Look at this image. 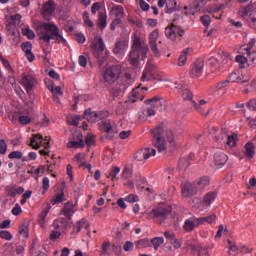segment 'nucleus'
Returning <instances> with one entry per match:
<instances>
[{
  "label": "nucleus",
  "instance_id": "obj_1",
  "mask_svg": "<svg viewBox=\"0 0 256 256\" xmlns=\"http://www.w3.org/2000/svg\"><path fill=\"white\" fill-rule=\"evenodd\" d=\"M182 133L183 131L181 130H178V131L168 130L167 126L161 123L153 130L152 143L156 147V149L159 151V153H162V151H166L167 149V142L165 141V138H164L166 137L170 147L175 149V147H177V139H179V135H181Z\"/></svg>",
  "mask_w": 256,
  "mask_h": 256
},
{
  "label": "nucleus",
  "instance_id": "obj_2",
  "mask_svg": "<svg viewBox=\"0 0 256 256\" xmlns=\"http://www.w3.org/2000/svg\"><path fill=\"white\" fill-rule=\"evenodd\" d=\"M147 53H149V46L145 45V42L141 40L139 34L134 33L132 36L131 50L128 56L130 65L137 69V67L147 59Z\"/></svg>",
  "mask_w": 256,
  "mask_h": 256
},
{
  "label": "nucleus",
  "instance_id": "obj_3",
  "mask_svg": "<svg viewBox=\"0 0 256 256\" xmlns=\"http://www.w3.org/2000/svg\"><path fill=\"white\" fill-rule=\"evenodd\" d=\"M36 33L41 41L49 43L55 39L56 43H62L65 45L66 40L59 33V27L55 25V22H39L36 25Z\"/></svg>",
  "mask_w": 256,
  "mask_h": 256
},
{
  "label": "nucleus",
  "instance_id": "obj_4",
  "mask_svg": "<svg viewBox=\"0 0 256 256\" xmlns=\"http://www.w3.org/2000/svg\"><path fill=\"white\" fill-rule=\"evenodd\" d=\"M171 211H173V208L170 204L160 203L148 212L147 219H158L160 223H164V221L171 215Z\"/></svg>",
  "mask_w": 256,
  "mask_h": 256
},
{
  "label": "nucleus",
  "instance_id": "obj_5",
  "mask_svg": "<svg viewBox=\"0 0 256 256\" xmlns=\"http://www.w3.org/2000/svg\"><path fill=\"white\" fill-rule=\"evenodd\" d=\"M93 55L100 63H103L107 57H109V52L105 46V42H103V38L99 35H96L91 42L90 45Z\"/></svg>",
  "mask_w": 256,
  "mask_h": 256
},
{
  "label": "nucleus",
  "instance_id": "obj_6",
  "mask_svg": "<svg viewBox=\"0 0 256 256\" xmlns=\"http://www.w3.org/2000/svg\"><path fill=\"white\" fill-rule=\"evenodd\" d=\"M238 17L244 19L250 27H256V7L253 4L242 6L238 10Z\"/></svg>",
  "mask_w": 256,
  "mask_h": 256
},
{
  "label": "nucleus",
  "instance_id": "obj_7",
  "mask_svg": "<svg viewBox=\"0 0 256 256\" xmlns=\"http://www.w3.org/2000/svg\"><path fill=\"white\" fill-rule=\"evenodd\" d=\"M165 35L167 39L171 41H181V37L185 35V30H183L181 26L175 25V22H172V25L166 27Z\"/></svg>",
  "mask_w": 256,
  "mask_h": 256
},
{
  "label": "nucleus",
  "instance_id": "obj_8",
  "mask_svg": "<svg viewBox=\"0 0 256 256\" xmlns=\"http://www.w3.org/2000/svg\"><path fill=\"white\" fill-rule=\"evenodd\" d=\"M215 199H217V193L216 192H208L203 200L195 199L194 201L196 203H199L197 206V209L199 211H209V208L213 203L215 202Z\"/></svg>",
  "mask_w": 256,
  "mask_h": 256
},
{
  "label": "nucleus",
  "instance_id": "obj_9",
  "mask_svg": "<svg viewBox=\"0 0 256 256\" xmlns=\"http://www.w3.org/2000/svg\"><path fill=\"white\" fill-rule=\"evenodd\" d=\"M145 103H147V105H150V107H148L145 110L144 114L147 117H153L157 113L156 109H161V107H163V103H165V100L155 97V98L146 100Z\"/></svg>",
  "mask_w": 256,
  "mask_h": 256
},
{
  "label": "nucleus",
  "instance_id": "obj_10",
  "mask_svg": "<svg viewBox=\"0 0 256 256\" xmlns=\"http://www.w3.org/2000/svg\"><path fill=\"white\" fill-rule=\"evenodd\" d=\"M120 75H121V66L115 65V66L109 67L104 72V81H106V83H109V84L115 83V81L119 79Z\"/></svg>",
  "mask_w": 256,
  "mask_h": 256
},
{
  "label": "nucleus",
  "instance_id": "obj_11",
  "mask_svg": "<svg viewBox=\"0 0 256 256\" xmlns=\"http://www.w3.org/2000/svg\"><path fill=\"white\" fill-rule=\"evenodd\" d=\"M20 83L24 87L29 97H33L35 95V93L33 92V89L37 83V79L35 77H33L32 75H24Z\"/></svg>",
  "mask_w": 256,
  "mask_h": 256
},
{
  "label": "nucleus",
  "instance_id": "obj_12",
  "mask_svg": "<svg viewBox=\"0 0 256 256\" xmlns=\"http://www.w3.org/2000/svg\"><path fill=\"white\" fill-rule=\"evenodd\" d=\"M157 41H159V30H154L149 35V46L153 55L156 57H161V51L157 47Z\"/></svg>",
  "mask_w": 256,
  "mask_h": 256
},
{
  "label": "nucleus",
  "instance_id": "obj_13",
  "mask_svg": "<svg viewBox=\"0 0 256 256\" xmlns=\"http://www.w3.org/2000/svg\"><path fill=\"white\" fill-rule=\"evenodd\" d=\"M55 9H57V3L53 0H49L42 6V17L45 21H49L51 19L53 13H55Z\"/></svg>",
  "mask_w": 256,
  "mask_h": 256
},
{
  "label": "nucleus",
  "instance_id": "obj_14",
  "mask_svg": "<svg viewBox=\"0 0 256 256\" xmlns=\"http://www.w3.org/2000/svg\"><path fill=\"white\" fill-rule=\"evenodd\" d=\"M155 155H157V150L154 148H144L134 154V159H136V161H147L149 157H155Z\"/></svg>",
  "mask_w": 256,
  "mask_h": 256
},
{
  "label": "nucleus",
  "instance_id": "obj_15",
  "mask_svg": "<svg viewBox=\"0 0 256 256\" xmlns=\"http://www.w3.org/2000/svg\"><path fill=\"white\" fill-rule=\"evenodd\" d=\"M127 49H129V40H119L116 42L115 47L113 48V53L116 57H125Z\"/></svg>",
  "mask_w": 256,
  "mask_h": 256
},
{
  "label": "nucleus",
  "instance_id": "obj_16",
  "mask_svg": "<svg viewBox=\"0 0 256 256\" xmlns=\"http://www.w3.org/2000/svg\"><path fill=\"white\" fill-rule=\"evenodd\" d=\"M47 141L49 143V141H51V138H43V135L41 134H33L30 139V146L34 149H39L40 147H43V145H45Z\"/></svg>",
  "mask_w": 256,
  "mask_h": 256
},
{
  "label": "nucleus",
  "instance_id": "obj_17",
  "mask_svg": "<svg viewBox=\"0 0 256 256\" xmlns=\"http://www.w3.org/2000/svg\"><path fill=\"white\" fill-rule=\"evenodd\" d=\"M145 93H147V88L145 87L141 88V86H138L132 91L129 101L131 103H137V101H143V99H145Z\"/></svg>",
  "mask_w": 256,
  "mask_h": 256
},
{
  "label": "nucleus",
  "instance_id": "obj_18",
  "mask_svg": "<svg viewBox=\"0 0 256 256\" xmlns=\"http://www.w3.org/2000/svg\"><path fill=\"white\" fill-rule=\"evenodd\" d=\"M226 87H229V80L227 79L211 86L208 90V93L210 95L219 96L221 95V91H223V89H226Z\"/></svg>",
  "mask_w": 256,
  "mask_h": 256
},
{
  "label": "nucleus",
  "instance_id": "obj_19",
  "mask_svg": "<svg viewBox=\"0 0 256 256\" xmlns=\"http://www.w3.org/2000/svg\"><path fill=\"white\" fill-rule=\"evenodd\" d=\"M221 143L227 145V147H235L237 145V141H239L237 134L229 135L227 133L221 134Z\"/></svg>",
  "mask_w": 256,
  "mask_h": 256
},
{
  "label": "nucleus",
  "instance_id": "obj_20",
  "mask_svg": "<svg viewBox=\"0 0 256 256\" xmlns=\"http://www.w3.org/2000/svg\"><path fill=\"white\" fill-rule=\"evenodd\" d=\"M51 211V204L44 205L43 209L40 212L39 215V225L45 229L47 227V215H49V212Z\"/></svg>",
  "mask_w": 256,
  "mask_h": 256
},
{
  "label": "nucleus",
  "instance_id": "obj_21",
  "mask_svg": "<svg viewBox=\"0 0 256 256\" xmlns=\"http://www.w3.org/2000/svg\"><path fill=\"white\" fill-rule=\"evenodd\" d=\"M204 66L205 64L203 63V60L201 59L196 60L191 70L192 77H196V78L201 77V75H203Z\"/></svg>",
  "mask_w": 256,
  "mask_h": 256
},
{
  "label": "nucleus",
  "instance_id": "obj_22",
  "mask_svg": "<svg viewBox=\"0 0 256 256\" xmlns=\"http://www.w3.org/2000/svg\"><path fill=\"white\" fill-rule=\"evenodd\" d=\"M229 157L223 153V152H218L214 154V165L217 167V169H221L225 163H227Z\"/></svg>",
  "mask_w": 256,
  "mask_h": 256
},
{
  "label": "nucleus",
  "instance_id": "obj_23",
  "mask_svg": "<svg viewBox=\"0 0 256 256\" xmlns=\"http://www.w3.org/2000/svg\"><path fill=\"white\" fill-rule=\"evenodd\" d=\"M155 69V64L153 62H147L144 72L141 77V81H151L153 79V70Z\"/></svg>",
  "mask_w": 256,
  "mask_h": 256
},
{
  "label": "nucleus",
  "instance_id": "obj_24",
  "mask_svg": "<svg viewBox=\"0 0 256 256\" xmlns=\"http://www.w3.org/2000/svg\"><path fill=\"white\" fill-rule=\"evenodd\" d=\"M195 193H197V188L194 183L193 184L186 183L183 185L182 197H185V198L193 197V195H195Z\"/></svg>",
  "mask_w": 256,
  "mask_h": 256
},
{
  "label": "nucleus",
  "instance_id": "obj_25",
  "mask_svg": "<svg viewBox=\"0 0 256 256\" xmlns=\"http://www.w3.org/2000/svg\"><path fill=\"white\" fill-rule=\"evenodd\" d=\"M166 5L167 13H173L175 9H177V1L176 0H159L158 7L163 8Z\"/></svg>",
  "mask_w": 256,
  "mask_h": 256
},
{
  "label": "nucleus",
  "instance_id": "obj_26",
  "mask_svg": "<svg viewBox=\"0 0 256 256\" xmlns=\"http://www.w3.org/2000/svg\"><path fill=\"white\" fill-rule=\"evenodd\" d=\"M125 15V10L123 9V6L121 5H113L110 9V17H113L114 19H123V16Z\"/></svg>",
  "mask_w": 256,
  "mask_h": 256
},
{
  "label": "nucleus",
  "instance_id": "obj_27",
  "mask_svg": "<svg viewBox=\"0 0 256 256\" xmlns=\"http://www.w3.org/2000/svg\"><path fill=\"white\" fill-rule=\"evenodd\" d=\"M229 83H245L247 82V79L243 76V72L240 70L232 72L228 79Z\"/></svg>",
  "mask_w": 256,
  "mask_h": 256
},
{
  "label": "nucleus",
  "instance_id": "obj_28",
  "mask_svg": "<svg viewBox=\"0 0 256 256\" xmlns=\"http://www.w3.org/2000/svg\"><path fill=\"white\" fill-rule=\"evenodd\" d=\"M199 220L197 217L188 218L185 220L183 229L187 231V233H191L195 227H199Z\"/></svg>",
  "mask_w": 256,
  "mask_h": 256
},
{
  "label": "nucleus",
  "instance_id": "obj_29",
  "mask_svg": "<svg viewBox=\"0 0 256 256\" xmlns=\"http://www.w3.org/2000/svg\"><path fill=\"white\" fill-rule=\"evenodd\" d=\"M207 100H199V103L192 102V106L198 113H201V115H209V108H206L205 105H207Z\"/></svg>",
  "mask_w": 256,
  "mask_h": 256
},
{
  "label": "nucleus",
  "instance_id": "obj_30",
  "mask_svg": "<svg viewBox=\"0 0 256 256\" xmlns=\"http://www.w3.org/2000/svg\"><path fill=\"white\" fill-rule=\"evenodd\" d=\"M78 141L72 140L67 143L68 149H83L85 141H83V134L77 135Z\"/></svg>",
  "mask_w": 256,
  "mask_h": 256
},
{
  "label": "nucleus",
  "instance_id": "obj_31",
  "mask_svg": "<svg viewBox=\"0 0 256 256\" xmlns=\"http://www.w3.org/2000/svg\"><path fill=\"white\" fill-rule=\"evenodd\" d=\"M210 0H196L189 6L190 13L194 15V13H197V11L201 10V7H205L207 5V2Z\"/></svg>",
  "mask_w": 256,
  "mask_h": 256
},
{
  "label": "nucleus",
  "instance_id": "obj_32",
  "mask_svg": "<svg viewBox=\"0 0 256 256\" xmlns=\"http://www.w3.org/2000/svg\"><path fill=\"white\" fill-rule=\"evenodd\" d=\"M244 156L246 157V159H249V160L255 157V144H253L252 142H248L245 144Z\"/></svg>",
  "mask_w": 256,
  "mask_h": 256
},
{
  "label": "nucleus",
  "instance_id": "obj_33",
  "mask_svg": "<svg viewBox=\"0 0 256 256\" xmlns=\"http://www.w3.org/2000/svg\"><path fill=\"white\" fill-rule=\"evenodd\" d=\"M253 47H255L254 38L250 39L247 45L241 46L238 50V53H240L241 55H249L252 53L251 49H253Z\"/></svg>",
  "mask_w": 256,
  "mask_h": 256
},
{
  "label": "nucleus",
  "instance_id": "obj_34",
  "mask_svg": "<svg viewBox=\"0 0 256 256\" xmlns=\"http://www.w3.org/2000/svg\"><path fill=\"white\" fill-rule=\"evenodd\" d=\"M33 121V116H31L29 113L20 112L18 114V123L20 125H29Z\"/></svg>",
  "mask_w": 256,
  "mask_h": 256
},
{
  "label": "nucleus",
  "instance_id": "obj_35",
  "mask_svg": "<svg viewBox=\"0 0 256 256\" xmlns=\"http://www.w3.org/2000/svg\"><path fill=\"white\" fill-rule=\"evenodd\" d=\"M191 51H193L191 48H186L181 51V53L178 57V61H177L178 67L185 66V63H187V57H188L189 53H191Z\"/></svg>",
  "mask_w": 256,
  "mask_h": 256
},
{
  "label": "nucleus",
  "instance_id": "obj_36",
  "mask_svg": "<svg viewBox=\"0 0 256 256\" xmlns=\"http://www.w3.org/2000/svg\"><path fill=\"white\" fill-rule=\"evenodd\" d=\"M75 211H77L75 204H73V202H67L64 205L62 213L63 215H65V217H73V214L75 213Z\"/></svg>",
  "mask_w": 256,
  "mask_h": 256
},
{
  "label": "nucleus",
  "instance_id": "obj_37",
  "mask_svg": "<svg viewBox=\"0 0 256 256\" xmlns=\"http://www.w3.org/2000/svg\"><path fill=\"white\" fill-rule=\"evenodd\" d=\"M217 59L219 60V63H223L225 65V63H229V61H233V56L226 51H220L217 55H216Z\"/></svg>",
  "mask_w": 256,
  "mask_h": 256
},
{
  "label": "nucleus",
  "instance_id": "obj_38",
  "mask_svg": "<svg viewBox=\"0 0 256 256\" xmlns=\"http://www.w3.org/2000/svg\"><path fill=\"white\" fill-rule=\"evenodd\" d=\"M215 221H217V215L215 213L211 214L210 216L198 218L199 225H206V223H208V225H212V223H215Z\"/></svg>",
  "mask_w": 256,
  "mask_h": 256
},
{
  "label": "nucleus",
  "instance_id": "obj_39",
  "mask_svg": "<svg viewBox=\"0 0 256 256\" xmlns=\"http://www.w3.org/2000/svg\"><path fill=\"white\" fill-rule=\"evenodd\" d=\"M21 15L20 14H15L14 16L11 17V22L7 25L9 31H13L17 26L20 25L21 23Z\"/></svg>",
  "mask_w": 256,
  "mask_h": 256
},
{
  "label": "nucleus",
  "instance_id": "obj_40",
  "mask_svg": "<svg viewBox=\"0 0 256 256\" xmlns=\"http://www.w3.org/2000/svg\"><path fill=\"white\" fill-rule=\"evenodd\" d=\"M63 201H66L65 192L61 191L53 196L50 203L51 205H59L60 203H63Z\"/></svg>",
  "mask_w": 256,
  "mask_h": 256
},
{
  "label": "nucleus",
  "instance_id": "obj_41",
  "mask_svg": "<svg viewBox=\"0 0 256 256\" xmlns=\"http://www.w3.org/2000/svg\"><path fill=\"white\" fill-rule=\"evenodd\" d=\"M210 180L209 177H202L196 182H194V186L197 189H205V187L209 186Z\"/></svg>",
  "mask_w": 256,
  "mask_h": 256
},
{
  "label": "nucleus",
  "instance_id": "obj_42",
  "mask_svg": "<svg viewBox=\"0 0 256 256\" xmlns=\"http://www.w3.org/2000/svg\"><path fill=\"white\" fill-rule=\"evenodd\" d=\"M219 63V58H217V56H212L207 60V65L212 71H217L219 69Z\"/></svg>",
  "mask_w": 256,
  "mask_h": 256
},
{
  "label": "nucleus",
  "instance_id": "obj_43",
  "mask_svg": "<svg viewBox=\"0 0 256 256\" xmlns=\"http://www.w3.org/2000/svg\"><path fill=\"white\" fill-rule=\"evenodd\" d=\"M84 117L87 121H89V123H95L97 119H99L97 112H91V110H86L84 112Z\"/></svg>",
  "mask_w": 256,
  "mask_h": 256
},
{
  "label": "nucleus",
  "instance_id": "obj_44",
  "mask_svg": "<svg viewBox=\"0 0 256 256\" xmlns=\"http://www.w3.org/2000/svg\"><path fill=\"white\" fill-rule=\"evenodd\" d=\"M29 173L33 177H39L40 175H43L44 173H47V166L45 165H40L38 168H33Z\"/></svg>",
  "mask_w": 256,
  "mask_h": 256
},
{
  "label": "nucleus",
  "instance_id": "obj_45",
  "mask_svg": "<svg viewBox=\"0 0 256 256\" xmlns=\"http://www.w3.org/2000/svg\"><path fill=\"white\" fill-rule=\"evenodd\" d=\"M98 27L101 29H105L107 27V14L100 12L98 16Z\"/></svg>",
  "mask_w": 256,
  "mask_h": 256
},
{
  "label": "nucleus",
  "instance_id": "obj_46",
  "mask_svg": "<svg viewBox=\"0 0 256 256\" xmlns=\"http://www.w3.org/2000/svg\"><path fill=\"white\" fill-rule=\"evenodd\" d=\"M165 243V239L163 237H155L150 240V244L154 247L155 251L159 250V247Z\"/></svg>",
  "mask_w": 256,
  "mask_h": 256
},
{
  "label": "nucleus",
  "instance_id": "obj_47",
  "mask_svg": "<svg viewBox=\"0 0 256 256\" xmlns=\"http://www.w3.org/2000/svg\"><path fill=\"white\" fill-rule=\"evenodd\" d=\"M0 61L5 71H7V73H9L10 75H13V67H11V63L9 62V60L3 57V54H0Z\"/></svg>",
  "mask_w": 256,
  "mask_h": 256
},
{
  "label": "nucleus",
  "instance_id": "obj_48",
  "mask_svg": "<svg viewBox=\"0 0 256 256\" xmlns=\"http://www.w3.org/2000/svg\"><path fill=\"white\" fill-rule=\"evenodd\" d=\"M99 128L101 131H104V133H111V131H113V125H111L110 121L100 123Z\"/></svg>",
  "mask_w": 256,
  "mask_h": 256
},
{
  "label": "nucleus",
  "instance_id": "obj_49",
  "mask_svg": "<svg viewBox=\"0 0 256 256\" xmlns=\"http://www.w3.org/2000/svg\"><path fill=\"white\" fill-rule=\"evenodd\" d=\"M236 63L240 64V68L243 69V67H245V63H249V55L242 54V55H238L236 56Z\"/></svg>",
  "mask_w": 256,
  "mask_h": 256
},
{
  "label": "nucleus",
  "instance_id": "obj_50",
  "mask_svg": "<svg viewBox=\"0 0 256 256\" xmlns=\"http://www.w3.org/2000/svg\"><path fill=\"white\" fill-rule=\"evenodd\" d=\"M136 247L138 249H147V247H151V240L144 238L136 242Z\"/></svg>",
  "mask_w": 256,
  "mask_h": 256
},
{
  "label": "nucleus",
  "instance_id": "obj_51",
  "mask_svg": "<svg viewBox=\"0 0 256 256\" xmlns=\"http://www.w3.org/2000/svg\"><path fill=\"white\" fill-rule=\"evenodd\" d=\"M221 9H225V5L222 4L219 7L211 8L209 10V13H213L212 17H214L215 19H221V13H219V11H221Z\"/></svg>",
  "mask_w": 256,
  "mask_h": 256
},
{
  "label": "nucleus",
  "instance_id": "obj_52",
  "mask_svg": "<svg viewBox=\"0 0 256 256\" xmlns=\"http://www.w3.org/2000/svg\"><path fill=\"white\" fill-rule=\"evenodd\" d=\"M50 91L54 97L55 103H59L58 95H63V91H61L60 86H54Z\"/></svg>",
  "mask_w": 256,
  "mask_h": 256
},
{
  "label": "nucleus",
  "instance_id": "obj_53",
  "mask_svg": "<svg viewBox=\"0 0 256 256\" xmlns=\"http://www.w3.org/2000/svg\"><path fill=\"white\" fill-rule=\"evenodd\" d=\"M85 157V153H78L74 156V161H76L79 167H83L86 163Z\"/></svg>",
  "mask_w": 256,
  "mask_h": 256
},
{
  "label": "nucleus",
  "instance_id": "obj_54",
  "mask_svg": "<svg viewBox=\"0 0 256 256\" xmlns=\"http://www.w3.org/2000/svg\"><path fill=\"white\" fill-rule=\"evenodd\" d=\"M122 177L123 179H131V177H133V169L129 166H125L122 171Z\"/></svg>",
  "mask_w": 256,
  "mask_h": 256
},
{
  "label": "nucleus",
  "instance_id": "obj_55",
  "mask_svg": "<svg viewBox=\"0 0 256 256\" xmlns=\"http://www.w3.org/2000/svg\"><path fill=\"white\" fill-rule=\"evenodd\" d=\"M22 34L27 37V39H35V32L31 28H23Z\"/></svg>",
  "mask_w": 256,
  "mask_h": 256
},
{
  "label": "nucleus",
  "instance_id": "obj_56",
  "mask_svg": "<svg viewBox=\"0 0 256 256\" xmlns=\"http://www.w3.org/2000/svg\"><path fill=\"white\" fill-rule=\"evenodd\" d=\"M0 239H4V241H11V239H13V234L7 230H1Z\"/></svg>",
  "mask_w": 256,
  "mask_h": 256
},
{
  "label": "nucleus",
  "instance_id": "obj_57",
  "mask_svg": "<svg viewBox=\"0 0 256 256\" xmlns=\"http://www.w3.org/2000/svg\"><path fill=\"white\" fill-rule=\"evenodd\" d=\"M118 173H121V168H119L118 166H114L113 169L110 171L108 178L111 179V181H115Z\"/></svg>",
  "mask_w": 256,
  "mask_h": 256
},
{
  "label": "nucleus",
  "instance_id": "obj_58",
  "mask_svg": "<svg viewBox=\"0 0 256 256\" xmlns=\"http://www.w3.org/2000/svg\"><path fill=\"white\" fill-rule=\"evenodd\" d=\"M37 159L36 152H30L27 156L22 158L23 163H29L30 161H35Z\"/></svg>",
  "mask_w": 256,
  "mask_h": 256
},
{
  "label": "nucleus",
  "instance_id": "obj_59",
  "mask_svg": "<svg viewBox=\"0 0 256 256\" xmlns=\"http://www.w3.org/2000/svg\"><path fill=\"white\" fill-rule=\"evenodd\" d=\"M83 21H84V25L86 27H94V25H95V23H93V21H91V19L89 18L88 12L83 13Z\"/></svg>",
  "mask_w": 256,
  "mask_h": 256
},
{
  "label": "nucleus",
  "instance_id": "obj_60",
  "mask_svg": "<svg viewBox=\"0 0 256 256\" xmlns=\"http://www.w3.org/2000/svg\"><path fill=\"white\" fill-rule=\"evenodd\" d=\"M182 98L184 101H193V92L189 89H185L182 92Z\"/></svg>",
  "mask_w": 256,
  "mask_h": 256
},
{
  "label": "nucleus",
  "instance_id": "obj_61",
  "mask_svg": "<svg viewBox=\"0 0 256 256\" xmlns=\"http://www.w3.org/2000/svg\"><path fill=\"white\" fill-rule=\"evenodd\" d=\"M178 167L180 169H186V167H189V158L187 157L180 158V160L178 161Z\"/></svg>",
  "mask_w": 256,
  "mask_h": 256
},
{
  "label": "nucleus",
  "instance_id": "obj_62",
  "mask_svg": "<svg viewBox=\"0 0 256 256\" xmlns=\"http://www.w3.org/2000/svg\"><path fill=\"white\" fill-rule=\"evenodd\" d=\"M77 229L80 231L81 229H89V221L86 219H82L77 223Z\"/></svg>",
  "mask_w": 256,
  "mask_h": 256
},
{
  "label": "nucleus",
  "instance_id": "obj_63",
  "mask_svg": "<svg viewBox=\"0 0 256 256\" xmlns=\"http://www.w3.org/2000/svg\"><path fill=\"white\" fill-rule=\"evenodd\" d=\"M9 159H23V152L21 151H12L9 155H8Z\"/></svg>",
  "mask_w": 256,
  "mask_h": 256
},
{
  "label": "nucleus",
  "instance_id": "obj_64",
  "mask_svg": "<svg viewBox=\"0 0 256 256\" xmlns=\"http://www.w3.org/2000/svg\"><path fill=\"white\" fill-rule=\"evenodd\" d=\"M248 55V65L256 66V52H251Z\"/></svg>",
  "mask_w": 256,
  "mask_h": 256
}]
</instances>
